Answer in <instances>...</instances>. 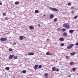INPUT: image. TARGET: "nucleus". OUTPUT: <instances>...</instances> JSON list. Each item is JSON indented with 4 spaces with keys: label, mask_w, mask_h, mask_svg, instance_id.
I'll return each instance as SVG.
<instances>
[{
    "label": "nucleus",
    "mask_w": 78,
    "mask_h": 78,
    "mask_svg": "<svg viewBox=\"0 0 78 78\" xmlns=\"http://www.w3.org/2000/svg\"><path fill=\"white\" fill-rule=\"evenodd\" d=\"M63 27H64L67 29H69L70 28V25L67 24L66 23L64 24L63 25Z\"/></svg>",
    "instance_id": "obj_1"
},
{
    "label": "nucleus",
    "mask_w": 78,
    "mask_h": 78,
    "mask_svg": "<svg viewBox=\"0 0 78 78\" xmlns=\"http://www.w3.org/2000/svg\"><path fill=\"white\" fill-rule=\"evenodd\" d=\"M50 10H51V11H53L57 12V11H58V9L56 8H55L52 7H50Z\"/></svg>",
    "instance_id": "obj_2"
},
{
    "label": "nucleus",
    "mask_w": 78,
    "mask_h": 78,
    "mask_svg": "<svg viewBox=\"0 0 78 78\" xmlns=\"http://www.w3.org/2000/svg\"><path fill=\"white\" fill-rule=\"evenodd\" d=\"M74 46V45L73 44H71L69 46H68L67 47V49H71L72 48V47Z\"/></svg>",
    "instance_id": "obj_3"
},
{
    "label": "nucleus",
    "mask_w": 78,
    "mask_h": 78,
    "mask_svg": "<svg viewBox=\"0 0 78 78\" xmlns=\"http://www.w3.org/2000/svg\"><path fill=\"white\" fill-rule=\"evenodd\" d=\"M0 40L1 41H2V42H4L5 41H6L7 40V39L6 38L2 37L0 38Z\"/></svg>",
    "instance_id": "obj_4"
},
{
    "label": "nucleus",
    "mask_w": 78,
    "mask_h": 78,
    "mask_svg": "<svg viewBox=\"0 0 78 78\" xmlns=\"http://www.w3.org/2000/svg\"><path fill=\"white\" fill-rule=\"evenodd\" d=\"M34 53L33 52H29L27 55L29 56H32V55H34Z\"/></svg>",
    "instance_id": "obj_5"
},
{
    "label": "nucleus",
    "mask_w": 78,
    "mask_h": 78,
    "mask_svg": "<svg viewBox=\"0 0 78 78\" xmlns=\"http://www.w3.org/2000/svg\"><path fill=\"white\" fill-rule=\"evenodd\" d=\"M14 56V55H10L9 57V59H12V58Z\"/></svg>",
    "instance_id": "obj_6"
},
{
    "label": "nucleus",
    "mask_w": 78,
    "mask_h": 78,
    "mask_svg": "<svg viewBox=\"0 0 78 78\" xmlns=\"http://www.w3.org/2000/svg\"><path fill=\"white\" fill-rule=\"evenodd\" d=\"M67 33L66 32H64L63 34H62V36H67Z\"/></svg>",
    "instance_id": "obj_7"
},
{
    "label": "nucleus",
    "mask_w": 78,
    "mask_h": 78,
    "mask_svg": "<svg viewBox=\"0 0 78 78\" xmlns=\"http://www.w3.org/2000/svg\"><path fill=\"white\" fill-rule=\"evenodd\" d=\"M52 54L51 53H50V52L49 51H48V52H47L46 53V55H52Z\"/></svg>",
    "instance_id": "obj_8"
},
{
    "label": "nucleus",
    "mask_w": 78,
    "mask_h": 78,
    "mask_svg": "<svg viewBox=\"0 0 78 78\" xmlns=\"http://www.w3.org/2000/svg\"><path fill=\"white\" fill-rule=\"evenodd\" d=\"M48 73H45L44 74V77L45 78H48Z\"/></svg>",
    "instance_id": "obj_9"
},
{
    "label": "nucleus",
    "mask_w": 78,
    "mask_h": 78,
    "mask_svg": "<svg viewBox=\"0 0 78 78\" xmlns=\"http://www.w3.org/2000/svg\"><path fill=\"white\" fill-rule=\"evenodd\" d=\"M49 17L50 19H53L54 17V15L53 14H51L50 15Z\"/></svg>",
    "instance_id": "obj_10"
},
{
    "label": "nucleus",
    "mask_w": 78,
    "mask_h": 78,
    "mask_svg": "<svg viewBox=\"0 0 78 78\" xmlns=\"http://www.w3.org/2000/svg\"><path fill=\"white\" fill-rule=\"evenodd\" d=\"M29 28L30 29V30H34V27H33L32 26H29Z\"/></svg>",
    "instance_id": "obj_11"
},
{
    "label": "nucleus",
    "mask_w": 78,
    "mask_h": 78,
    "mask_svg": "<svg viewBox=\"0 0 78 78\" xmlns=\"http://www.w3.org/2000/svg\"><path fill=\"white\" fill-rule=\"evenodd\" d=\"M37 67H38V65H35L34 67V68L36 70V69H37Z\"/></svg>",
    "instance_id": "obj_12"
},
{
    "label": "nucleus",
    "mask_w": 78,
    "mask_h": 78,
    "mask_svg": "<svg viewBox=\"0 0 78 78\" xmlns=\"http://www.w3.org/2000/svg\"><path fill=\"white\" fill-rule=\"evenodd\" d=\"M59 40L60 41H64V39L62 37H61L59 39Z\"/></svg>",
    "instance_id": "obj_13"
},
{
    "label": "nucleus",
    "mask_w": 78,
    "mask_h": 78,
    "mask_svg": "<svg viewBox=\"0 0 78 78\" xmlns=\"http://www.w3.org/2000/svg\"><path fill=\"white\" fill-rule=\"evenodd\" d=\"M23 39L24 38L23 36H21L20 37V40L22 41V40H23Z\"/></svg>",
    "instance_id": "obj_14"
},
{
    "label": "nucleus",
    "mask_w": 78,
    "mask_h": 78,
    "mask_svg": "<svg viewBox=\"0 0 78 78\" xmlns=\"http://www.w3.org/2000/svg\"><path fill=\"white\" fill-rule=\"evenodd\" d=\"M70 65H73L74 64V62H69Z\"/></svg>",
    "instance_id": "obj_15"
},
{
    "label": "nucleus",
    "mask_w": 78,
    "mask_h": 78,
    "mask_svg": "<svg viewBox=\"0 0 78 78\" xmlns=\"http://www.w3.org/2000/svg\"><path fill=\"white\" fill-rule=\"evenodd\" d=\"M73 30H69V33H73Z\"/></svg>",
    "instance_id": "obj_16"
},
{
    "label": "nucleus",
    "mask_w": 78,
    "mask_h": 78,
    "mask_svg": "<svg viewBox=\"0 0 78 78\" xmlns=\"http://www.w3.org/2000/svg\"><path fill=\"white\" fill-rule=\"evenodd\" d=\"M52 70L53 71H56V68L55 67H53L52 68Z\"/></svg>",
    "instance_id": "obj_17"
},
{
    "label": "nucleus",
    "mask_w": 78,
    "mask_h": 78,
    "mask_svg": "<svg viewBox=\"0 0 78 78\" xmlns=\"http://www.w3.org/2000/svg\"><path fill=\"white\" fill-rule=\"evenodd\" d=\"M5 70H9V67H6L5 68Z\"/></svg>",
    "instance_id": "obj_18"
},
{
    "label": "nucleus",
    "mask_w": 78,
    "mask_h": 78,
    "mask_svg": "<svg viewBox=\"0 0 78 78\" xmlns=\"http://www.w3.org/2000/svg\"><path fill=\"white\" fill-rule=\"evenodd\" d=\"M70 54L71 55H75V52H72Z\"/></svg>",
    "instance_id": "obj_19"
},
{
    "label": "nucleus",
    "mask_w": 78,
    "mask_h": 78,
    "mask_svg": "<svg viewBox=\"0 0 78 78\" xmlns=\"http://www.w3.org/2000/svg\"><path fill=\"white\" fill-rule=\"evenodd\" d=\"M19 3V2H18L16 1L15 2V4L16 5H18Z\"/></svg>",
    "instance_id": "obj_20"
},
{
    "label": "nucleus",
    "mask_w": 78,
    "mask_h": 78,
    "mask_svg": "<svg viewBox=\"0 0 78 78\" xmlns=\"http://www.w3.org/2000/svg\"><path fill=\"white\" fill-rule=\"evenodd\" d=\"M66 30V29L63 28L62 30V31H63V32H64V31H65Z\"/></svg>",
    "instance_id": "obj_21"
},
{
    "label": "nucleus",
    "mask_w": 78,
    "mask_h": 78,
    "mask_svg": "<svg viewBox=\"0 0 78 78\" xmlns=\"http://www.w3.org/2000/svg\"><path fill=\"white\" fill-rule=\"evenodd\" d=\"M22 72L23 73H25L27 72V71L25 70H23L22 71Z\"/></svg>",
    "instance_id": "obj_22"
},
{
    "label": "nucleus",
    "mask_w": 78,
    "mask_h": 78,
    "mask_svg": "<svg viewBox=\"0 0 78 78\" xmlns=\"http://www.w3.org/2000/svg\"><path fill=\"white\" fill-rule=\"evenodd\" d=\"M42 65H40L38 66V69H41L42 68Z\"/></svg>",
    "instance_id": "obj_23"
},
{
    "label": "nucleus",
    "mask_w": 78,
    "mask_h": 78,
    "mask_svg": "<svg viewBox=\"0 0 78 78\" xmlns=\"http://www.w3.org/2000/svg\"><path fill=\"white\" fill-rule=\"evenodd\" d=\"M38 12H39V10H36L35 11V12L36 13H38Z\"/></svg>",
    "instance_id": "obj_24"
},
{
    "label": "nucleus",
    "mask_w": 78,
    "mask_h": 78,
    "mask_svg": "<svg viewBox=\"0 0 78 78\" xmlns=\"http://www.w3.org/2000/svg\"><path fill=\"white\" fill-rule=\"evenodd\" d=\"M57 18H55L54 20V22H56V21H57Z\"/></svg>",
    "instance_id": "obj_25"
},
{
    "label": "nucleus",
    "mask_w": 78,
    "mask_h": 78,
    "mask_svg": "<svg viewBox=\"0 0 78 78\" xmlns=\"http://www.w3.org/2000/svg\"><path fill=\"white\" fill-rule=\"evenodd\" d=\"M55 70H56V72H59V69L58 68H57Z\"/></svg>",
    "instance_id": "obj_26"
},
{
    "label": "nucleus",
    "mask_w": 78,
    "mask_h": 78,
    "mask_svg": "<svg viewBox=\"0 0 78 78\" xmlns=\"http://www.w3.org/2000/svg\"><path fill=\"white\" fill-rule=\"evenodd\" d=\"M64 43H61L60 44V46H64Z\"/></svg>",
    "instance_id": "obj_27"
},
{
    "label": "nucleus",
    "mask_w": 78,
    "mask_h": 78,
    "mask_svg": "<svg viewBox=\"0 0 78 78\" xmlns=\"http://www.w3.org/2000/svg\"><path fill=\"white\" fill-rule=\"evenodd\" d=\"M73 71H75L76 70V68H73L72 69Z\"/></svg>",
    "instance_id": "obj_28"
},
{
    "label": "nucleus",
    "mask_w": 78,
    "mask_h": 78,
    "mask_svg": "<svg viewBox=\"0 0 78 78\" xmlns=\"http://www.w3.org/2000/svg\"><path fill=\"white\" fill-rule=\"evenodd\" d=\"M3 15L4 16H6V13H3Z\"/></svg>",
    "instance_id": "obj_29"
},
{
    "label": "nucleus",
    "mask_w": 78,
    "mask_h": 78,
    "mask_svg": "<svg viewBox=\"0 0 78 78\" xmlns=\"http://www.w3.org/2000/svg\"><path fill=\"white\" fill-rule=\"evenodd\" d=\"M13 57H14V59H16L17 58V56H14Z\"/></svg>",
    "instance_id": "obj_30"
},
{
    "label": "nucleus",
    "mask_w": 78,
    "mask_h": 78,
    "mask_svg": "<svg viewBox=\"0 0 78 78\" xmlns=\"http://www.w3.org/2000/svg\"><path fill=\"white\" fill-rule=\"evenodd\" d=\"M9 51H12V49H9Z\"/></svg>",
    "instance_id": "obj_31"
},
{
    "label": "nucleus",
    "mask_w": 78,
    "mask_h": 78,
    "mask_svg": "<svg viewBox=\"0 0 78 78\" xmlns=\"http://www.w3.org/2000/svg\"><path fill=\"white\" fill-rule=\"evenodd\" d=\"M68 6H70V5H71V3H69L68 4Z\"/></svg>",
    "instance_id": "obj_32"
},
{
    "label": "nucleus",
    "mask_w": 78,
    "mask_h": 78,
    "mask_svg": "<svg viewBox=\"0 0 78 78\" xmlns=\"http://www.w3.org/2000/svg\"><path fill=\"white\" fill-rule=\"evenodd\" d=\"M77 17H78V16H74V19H76V18H77Z\"/></svg>",
    "instance_id": "obj_33"
},
{
    "label": "nucleus",
    "mask_w": 78,
    "mask_h": 78,
    "mask_svg": "<svg viewBox=\"0 0 78 78\" xmlns=\"http://www.w3.org/2000/svg\"><path fill=\"white\" fill-rule=\"evenodd\" d=\"M16 43H14L12 45H16Z\"/></svg>",
    "instance_id": "obj_34"
},
{
    "label": "nucleus",
    "mask_w": 78,
    "mask_h": 78,
    "mask_svg": "<svg viewBox=\"0 0 78 78\" xmlns=\"http://www.w3.org/2000/svg\"><path fill=\"white\" fill-rule=\"evenodd\" d=\"M71 13H72V14H73L74 13V11H72Z\"/></svg>",
    "instance_id": "obj_35"
},
{
    "label": "nucleus",
    "mask_w": 78,
    "mask_h": 78,
    "mask_svg": "<svg viewBox=\"0 0 78 78\" xmlns=\"http://www.w3.org/2000/svg\"><path fill=\"white\" fill-rule=\"evenodd\" d=\"M76 45H78V42H76L75 44Z\"/></svg>",
    "instance_id": "obj_36"
},
{
    "label": "nucleus",
    "mask_w": 78,
    "mask_h": 78,
    "mask_svg": "<svg viewBox=\"0 0 78 78\" xmlns=\"http://www.w3.org/2000/svg\"><path fill=\"white\" fill-rule=\"evenodd\" d=\"M5 20H8V17H5Z\"/></svg>",
    "instance_id": "obj_37"
},
{
    "label": "nucleus",
    "mask_w": 78,
    "mask_h": 78,
    "mask_svg": "<svg viewBox=\"0 0 78 78\" xmlns=\"http://www.w3.org/2000/svg\"><path fill=\"white\" fill-rule=\"evenodd\" d=\"M69 56H66V58L67 59H69Z\"/></svg>",
    "instance_id": "obj_38"
},
{
    "label": "nucleus",
    "mask_w": 78,
    "mask_h": 78,
    "mask_svg": "<svg viewBox=\"0 0 78 78\" xmlns=\"http://www.w3.org/2000/svg\"><path fill=\"white\" fill-rule=\"evenodd\" d=\"M58 31H60V30H61V28H58Z\"/></svg>",
    "instance_id": "obj_39"
},
{
    "label": "nucleus",
    "mask_w": 78,
    "mask_h": 78,
    "mask_svg": "<svg viewBox=\"0 0 78 78\" xmlns=\"http://www.w3.org/2000/svg\"><path fill=\"white\" fill-rule=\"evenodd\" d=\"M2 5V3L0 2V5Z\"/></svg>",
    "instance_id": "obj_40"
},
{
    "label": "nucleus",
    "mask_w": 78,
    "mask_h": 78,
    "mask_svg": "<svg viewBox=\"0 0 78 78\" xmlns=\"http://www.w3.org/2000/svg\"><path fill=\"white\" fill-rule=\"evenodd\" d=\"M71 8L72 9H73V8H74V7H71Z\"/></svg>",
    "instance_id": "obj_41"
},
{
    "label": "nucleus",
    "mask_w": 78,
    "mask_h": 78,
    "mask_svg": "<svg viewBox=\"0 0 78 78\" xmlns=\"http://www.w3.org/2000/svg\"><path fill=\"white\" fill-rule=\"evenodd\" d=\"M9 34V33H6V34Z\"/></svg>",
    "instance_id": "obj_42"
},
{
    "label": "nucleus",
    "mask_w": 78,
    "mask_h": 78,
    "mask_svg": "<svg viewBox=\"0 0 78 78\" xmlns=\"http://www.w3.org/2000/svg\"><path fill=\"white\" fill-rule=\"evenodd\" d=\"M68 76H69V77H71V76H70V75Z\"/></svg>",
    "instance_id": "obj_43"
},
{
    "label": "nucleus",
    "mask_w": 78,
    "mask_h": 78,
    "mask_svg": "<svg viewBox=\"0 0 78 78\" xmlns=\"http://www.w3.org/2000/svg\"><path fill=\"white\" fill-rule=\"evenodd\" d=\"M38 27H40V24H38Z\"/></svg>",
    "instance_id": "obj_44"
},
{
    "label": "nucleus",
    "mask_w": 78,
    "mask_h": 78,
    "mask_svg": "<svg viewBox=\"0 0 78 78\" xmlns=\"http://www.w3.org/2000/svg\"><path fill=\"white\" fill-rule=\"evenodd\" d=\"M44 17H45V15H44Z\"/></svg>",
    "instance_id": "obj_45"
},
{
    "label": "nucleus",
    "mask_w": 78,
    "mask_h": 78,
    "mask_svg": "<svg viewBox=\"0 0 78 78\" xmlns=\"http://www.w3.org/2000/svg\"><path fill=\"white\" fill-rule=\"evenodd\" d=\"M49 39H47V41H48Z\"/></svg>",
    "instance_id": "obj_46"
},
{
    "label": "nucleus",
    "mask_w": 78,
    "mask_h": 78,
    "mask_svg": "<svg viewBox=\"0 0 78 78\" xmlns=\"http://www.w3.org/2000/svg\"><path fill=\"white\" fill-rule=\"evenodd\" d=\"M56 62H58V61L56 60Z\"/></svg>",
    "instance_id": "obj_47"
},
{
    "label": "nucleus",
    "mask_w": 78,
    "mask_h": 78,
    "mask_svg": "<svg viewBox=\"0 0 78 78\" xmlns=\"http://www.w3.org/2000/svg\"><path fill=\"white\" fill-rule=\"evenodd\" d=\"M77 75H78V73H77Z\"/></svg>",
    "instance_id": "obj_48"
}]
</instances>
